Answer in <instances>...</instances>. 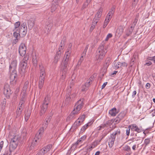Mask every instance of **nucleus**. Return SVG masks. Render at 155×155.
<instances>
[{"label": "nucleus", "mask_w": 155, "mask_h": 155, "mask_svg": "<svg viewBox=\"0 0 155 155\" xmlns=\"http://www.w3.org/2000/svg\"><path fill=\"white\" fill-rule=\"evenodd\" d=\"M107 52V48L103 44H101L97 51L96 60L100 62L103 60Z\"/></svg>", "instance_id": "nucleus-1"}, {"label": "nucleus", "mask_w": 155, "mask_h": 155, "mask_svg": "<svg viewBox=\"0 0 155 155\" xmlns=\"http://www.w3.org/2000/svg\"><path fill=\"white\" fill-rule=\"evenodd\" d=\"M20 139L21 137L17 135L14 136L11 138L9 145L10 149L14 150L17 147Z\"/></svg>", "instance_id": "nucleus-2"}, {"label": "nucleus", "mask_w": 155, "mask_h": 155, "mask_svg": "<svg viewBox=\"0 0 155 155\" xmlns=\"http://www.w3.org/2000/svg\"><path fill=\"white\" fill-rule=\"evenodd\" d=\"M120 133V130L118 129L110 134V138L109 139L108 141V145L110 148H111L113 147L115 140L116 135H119Z\"/></svg>", "instance_id": "nucleus-3"}, {"label": "nucleus", "mask_w": 155, "mask_h": 155, "mask_svg": "<svg viewBox=\"0 0 155 155\" xmlns=\"http://www.w3.org/2000/svg\"><path fill=\"white\" fill-rule=\"evenodd\" d=\"M71 89L67 90L65 101V103L67 104H69L74 99L76 96V94L75 93H73L71 94Z\"/></svg>", "instance_id": "nucleus-4"}, {"label": "nucleus", "mask_w": 155, "mask_h": 155, "mask_svg": "<svg viewBox=\"0 0 155 155\" xmlns=\"http://www.w3.org/2000/svg\"><path fill=\"white\" fill-rule=\"evenodd\" d=\"M70 60V59L67 58L64 59L61 64V70L62 71V73H64V74H66L68 71Z\"/></svg>", "instance_id": "nucleus-5"}, {"label": "nucleus", "mask_w": 155, "mask_h": 155, "mask_svg": "<svg viewBox=\"0 0 155 155\" xmlns=\"http://www.w3.org/2000/svg\"><path fill=\"white\" fill-rule=\"evenodd\" d=\"M27 31V24L26 22H23L20 26L19 30V35L20 37H24Z\"/></svg>", "instance_id": "nucleus-6"}, {"label": "nucleus", "mask_w": 155, "mask_h": 155, "mask_svg": "<svg viewBox=\"0 0 155 155\" xmlns=\"http://www.w3.org/2000/svg\"><path fill=\"white\" fill-rule=\"evenodd\" d=\"M4 94L7 98H9L12 93L10 85L8 84H6L4 86Z\"/></svg>", "instance_id": "nucleus-7"}, {"label": "nucleus", "mask_w": 155, "mask_h": 155, "mask_svg": "<svg viewBox=\"0 0 155 155\" xmlns=\"http://www.w3.org/2000/svg\"><path fill=\"white\" fill-rule=\"evenodd\" d=\"M83 100L80 99L76 103L74 108L73 110L75 111L76 113L78 114L84 105Z\"/></svg>", "instance_id": "nucleus-8"}, {"label": "nucleus", "mask_w": 155, "mask_h": 155, "mask_svg": "<svg viewBox=\"0 0 155 155\" xmlns=\"http://www.w3.org/2000/svg\"><path fill=\"white\" fill-rule=\"evenodd\" d=\"M52 147L51 144H49L42 148L36 155H44L49 151Z\"/></svg>", "instance_id": "nucleus-9"}, {"label": "nucleus", "mask_w": 155, "mask_h": 155, "mask_svg": "<svg viewBox=\"0 0 155 155\" xmlns=\"http://www.w3.org/2000/svg\"><path fill=\"white\" fill-rule=\"evenodd\" d=\"M26 48L25 45L22 43L20 44L18 52L21 56H23L26 53Z\"/></svg>", "instance_id": "nucleus-10"}, {"label": "nucleus", "mask_w": 155, "mask_h": 155, "mask_svg": "<svg viewBox=\"0 0 155 155\" xmlns=\"http://www.w3.org/2000/svg\"><path fill=\"white\" fill-rule=\"evenodd\" d=\"M17 72L16 71H12V74L10 75V82H13L12 84H13L15 83L16 81L17 78Z\"/></svg>", "instance_id": "nucleus-11"}, {"label": "nucleus", "mask_w": 155, "mask_h": 155, "mask_svg": "<svg viewBox=\"0 0 155 155\" xmlns=\"http://www.w3.org/2000/svg\"><path fill=\"white\" fill-rule=\"evenodd\" d=\"M125 115L124 112H120L114 119V122L117 123H119L124 117Z\"/></svg>", "instance_id": "nucleus-12"}, {"label": "nucleus", "mask_w": 155, "mask_h": 155, "mask_svg": "<svg viewBox=\"0 0 155 155\" xmlns=\"http://www.w3.org/2000/svg\"><path fill=\"white\" fill-rule=\"evenodd\" d=\"M110 59L109 58H107L105 60V63L101 70V71L103 70V72L104 73L107 71V69L110 64Z\"/></svg>", "instance_id": "nucleus-13"}, {"label": "nucleus", "mask_w": 155, "mask_h": 155, "mask_svg": "<svg viewBox=\"0 0 155 155\" xmlns=\"http://www.w3.org/2000/svg\"><path fill=\"white\" fill-rule=\"evenodd\" d=\"M124 28L125 27L124 26L120 25L119 26L116 30V35L120 37L123 34Z\"/></svg>", "instance_id": "nucleus-14"}, {"label": "nucleus", "mask_w": 155, "mask_h": 155, "mask_svg": "<svg viewBox=\"0 0 155 155\" xmlns=\"http://www.w3.org/2000/svg\"><path fill=\"white\" fill-rule=\"evenodd\" d=\"M128 128H131V130L133 131H136L140 133L142 130L139 128L135 124H133L128 126Z\"/></svg>", "instance_id": "nucleus-15"}, {"label": "nucleus", "mask_w": 155, "mask_h": 155, "mask_svg": "<svg viewBox=\"0 0 155 155\" xmlns=\"http://www.w3.org/2000/svg\"><path fill=\"white\" fill-rule=\"evenodd\" d=\"M102 11L103 9L102 8H100L96 14L93 20L98 22L99 20V18L101 16Z\"/></svg>", "instance_id": "nucleus-16"}, {"label": "nucleus", "mask_w": 155, "mask_h": 155, "mask_svg": "<svg viewBox=\"0 0 155 155\" xmlns=\"http://www.w3.org/2000/svg\"><path fill=\"white\" fill-rule=\"evenodd\" d=\"M46 128L45 127V125H43V126L39 129L38 133L36 134L35 136L36 138H37L38 140L41 138L44 130Z\"/></svg>", "instance_id": "nucleus-17"}, {"label": "nucleus", "mask_w": 155, "mask_h": 155, "mask_svg": "<svg viewBox=\"0 0 155 155\" xmlns=\"http://www.w3.org/2000/svg\"><path fill=\"white\" fill-rule=\"evenodd\" d=\"M41 110L39 112L40 116L44 115L46 112L48 108V106L42 104L40 106Z\"/></svg>", "instance_id": "nucleus-18"}, {"label": "nucleus", "mask_w": 155, "mask_h": 155, "mask_svg": "<svg viewBox=\"0 0 155 155\" xmlns=\"http://www.w3.org/2000/svg\"><path fill=\"white\" fill-rule=\"evenodd\" d=\"M53 25V23L51 21L46 22L45 26V31H47L48 33H49Z\"/></svg>", "instance_id": "nucleus-19"}, {"label": "nucleus", "mask_w": 155, "mask_h": 155, "mask_svg": "<svg viewBox=\"0 0 155 155\" xmlns=\"http://www.w3.org/2000/svg\"><path fill=\"white\" fill-rule=\"evenodd\" d=\"M17 64V61L16 60H13L11 62V63L9 67V69L10 71H16L15 69H16Z\"/></svg>", "instance_id": "nucleus-20"}, {"label": "nucleus", "mask_w": 155, "mask_h": 155, "mask_svg": "<svg viewBox=\"0 0 155 155\" xmlns=\"http://www.w3.org/2000/svg\"><path fill=\"white\" fill-rule=\"evenodd\" d=\"M77 114L75 111L73 110L66 119L67 121H69L74 119V118L75 115Z\"/></svg>", "instance_id": "nucleus-21"}, {"label": "nucleus", "mask_w": 155, "mask_h": 155, "mask_svg": "<svg viewBox=\"0 0 155 155\" xmlns=\"http://www.w3.org/2000/svg\"><path fill=\"white\" fill-rule=\"evenodd\" d=\"M123 150L127 152L126 155H130L131 153V148L130 146L126 145L123 147Z\"/></svg>", "instance_id": "nucleus-22"}, {"label": "nucleus", "mask_w": 155, "mask_h": 155, "mask_svg": "<svg viewBox=\"0 0 155 155\" xmlns=\"http://www.w3.org/2000/svg\"><path fill=\"white\" fill-rule=\"evenodd\" d=\"M71 52V48H68L67 51L66 52L63 58H67L68 59H70V57Z\"/></svg>", "instance_id": "nucleus-23"}, {"label": "nucleus", "mask_w": 155, "mask_h": 155, "mask_svg": "<svg viewBox=\"0 0 155 155\" xmlns=\"http://www.w3.org/2000/svg\"><path fill=\"white\" fill-rule=\"evenodd\" d=\"M29 82L28 81L25 82L21 92H23V94L26 93L27 89L28 87L29 86Z\"/></svg>", "instance_id": "nucleus-24"}, {"label": "nucleus", "mask_w": 155, "mask_h": 155, "mask_svg": "<svg viewBox=\"0 0 155 155\" xmlns=\"http://www.w3.org/2000/svg\"><path fill=\"white\" fill-rule=\"evenodd\" d=\"M35 24L34 20L33 19L29 20L28 21V28L31 29L34 26Z\"/></svg>", "instance_id": "nucleus-25"}, {"label": "nucleus", "mask_w": 155, "mask_h": 155, "mask_svg": "<svg viewBox=\"0 0 155 155\" xmlns=\"http://www.w3.org/2000/svg\"><path fill=\"white\" fill-rule=\"evenodd\" d=\"M51 99V97L50 95H47L45 97L43 103L42 104L48 106L49 104Z\"/></svg>", "instance_id": "nucleus-26"}, {"label": "nucleus", "mask_w": 155, "mask_h": 155, "mask_svg": "<svg viewBox=\"0 0 155 155\" xmlns=\"http://www.w3.org/2000/svg\"><path fill=\"white\" fill-rule=\"evenodd\" d=\"M118 112L117 111V110L116 108H113L109 110V114L111 116H114L116 115Z\"/></svg>", "instance_id": "nucleus-27"}, {"label": "nucleus", "mask_w": 155, "mask_h": 155, "mask_svg": "<svg viewBox=\"0 0 155 155\" xmlns=\"http://www.w3.org/2000/svg\"><path fill=\"white\" fill-rule=\"evenodd\" d=\"M26 93L23 94V92H21V97L20 101L19 102L21 104H24L25 103L26 99Z\"/></svg>", "instance_id": "nucleus-28"}, {"label": "nucleus", "mask_w": 155, "mask_h": 155, "mask_svg": "<svg viewBox=\"0 0 155 155\" xmlns=\"http://www.w3.org/2000/svg\"><path fill=\"white\" fill-rule=\"evenodd\" d=\"M51 118L52 116L51 115L49 116H47V117H46L45 119L46 122L45 123V124H43L44 125H45V128H46V127H47L48 124L50 122V120L51 119Z\"/></svg>", "instance_id": "nucleus-29"}, {"label": "nucleus", "mask_w": 155, "mask_h": 155, "mask_svg": "<svg viewBox=\"0 0 155 155\" xmlns=\"http://www.w3.org/2000/svg\"><path fill=\"white\" fill-rule=\"evenodd\" d=\"M98 22L95 21L94 20H93L92 23L91 25V26L89 29V31L90 32H91L95 28V26L97 24Z\"/></svg>", "instance_id": "nucleus-30"}, {"label": "nucleus", "mask_w": 155, "mask_h": 155, "mask_svg": "<svg viewBox=\"0 0 155 155\" xmlns=\"http://www.w3.org/2000/svg\"><path fill=\"white\" fill-rule=\"evenodd\" d=\"M74 79H72V80L69 81V85L68 87V89L67 90H68L69 89H71V88L74 86Z\"/></svg>", "instance_id": "nucleus-31"}, {"label": "nucleus", "mask_w": 155, "mask_h": 155, "mask_svg": "<svg viewBox=\"0 0 155 155\" xmlns=\"http://www.w3.org/2000/svg\"><path fill=\"white\" fill-rule=\"evenodd\" d=\"M134 28V27L131 26L130 28H128L126 32V35L127 36H128L132 34Z\"/></svg>", "instance_id": "nucleus-32"}, {"label": "nucleus", "mask_w": 155, "mask_h": 155, "mask_svg": "<svg viewBox=\"0 0 155 155\" xmlns=\"http://www.w3.org/2000/svg\"><path fill=\"white\" fill-rule=\"evenodd\" d=\"M115 7L113 6L111 8L109 12L107 15V16L111 17L114 14L115 11Z\"/></svg>", "instance_id": "nucleus-33"}, {"label": "nucleus", "mask_w": 155, "mask_h": 155, "mask_svg": "<svg viewBox=\"0 0 155 155\" xmlns=\"http://www.w3.org/2000/svg\"><path fill=\"white\" fill-rule=\"evenodd\" d=\"M38 139L37 138L35 137L34 138V139L33 140L32 142L31 143V145L30 146V148L31 149H32L36 145V143L38 141Z\"/></svg>", "instance_id": "nucleus-34"}, {"label": "nucleus", "mask_w": 155, "mask_h": 155, "mask_svg": "<svg viewBox=\"0 0 155 155\" xmlns=\"http://www.w3.org/2000/svg\"><path fill=\"white\" fill-rule=\"evenodd\" d=\"M90 123H88L83 126L81 129V130L79 133V134H81L82 133L86 130V129L89 126V124Z\"/></svg>", "instance_id": "nucleus-35"}, {"label": "nucleus", "mask_w": 155, "mask_h": 155, "mask_svg": "<svg viewBox=\"0 0 155 155\" xmlns=\"http://www.w3.org/2000/svg\"><path fill=\"white\" fill-rule=\"evenodd\" d=\"M65 42V39L62 40L61 41L59 48H58V51H62L63 50L64 45V43Z\"/></svg>", "instance_id": "nucleus-36"}, {"label": "nucleus", "mask_w": 155, "mask_h": 155, "mask_svg": "<svg viewBox=\"0 0 155 155\" xmlns=\"http://www.w3.org/2000/svg\"><path fill=\"white\" fill-rule=\"evenodd\" d=\"M58 5H55L54 3L52 4L51 8V11L52 13L54 12L57 9Z\"/></svg>", "instance_id": "nucleus-37"}, {"label": "nucleus", "mask_w": 155, "mask_h": 155, "mask_svg": "<svg viewBox=\"0 0 155 155\" xmlns=\"http://www.w3.org/2000/svg\"><path fill=\"white\" fill-rule=\"evenodd\" d=\"M90 2V0H86V2L83 4L81 9L83 10L86 8Z\"/></svg>", "instance_id": "nucleus-38"}, {"label": "nucleus", "mask_w": 155, "mask_h": 155, "mask_svg": "<svg viewBox=\"0 0 155 155\" xmlns=\"http://www.w3.org/2000/svg\"><path fill=\"white\" fill-rule=\"evenodd\" d=\"M6 104V101L5 99L4 98L3 101L1 103V109L2 111H3L5 108Z\"/></svg>", "instance_id": "nucleus-39"}, {"label": "nucleus", "mask_w": 155, "mask_h": 155, "mask_svg": "<svg viewBox=\"0 0 155 155\" xmlns=\"http://www.w3.org/2000/svg\"><path fill=\"white\" fill-rule=\"evenodd\" d=\"M44 81V80L39 79L38 87L40 89H41L43 87Z\"/></svg>", "instance_id": "nucleus-40"}, {"label": "nucleus", "mask_w": 155, "mask_h": 155, "mask_svg": "<svg viewBox=\"0 0 155 155\" xmlns=\"http://www.w3.org/2000/svg\"><path fill=\"white\" fill-rule=\"evenodd\" d=\"M39 73H45V69L44 67L42 65H39Z\"/></svg>", "instance_id": "nucleus-41"}, {"label": "nucleus", "mask_w": 155, "mask_h": 155, "mask_svg": "<svg viewBox=\"0 0 155 155\" xmlns=\"http://www.w3.org/2000/svg\"><path fill=\"white\" fill-rule=\"evenodd\" d=\"M138 18H139V14H138L137 15H136L135 18L134 19V20L132 26H133V27H134L136 25L137 23L138 20Z\"/></svg>", "instance_id": "nucleus-42"}, {"label": "nucleus", "mask_w": 155, "mask_h": 155, "mask_svg": "<svg viewBox=\"0 0 155 155\" xmlns=\"http://www.w3.org/2000/svg\"><path fill=\"white\" fill-rule=\"evenodd\" d=\"M80 125V124H78L77 121H76L72 125L71 129L74 130H75Z\"/></svg>", "instance_id": "nucleus-43"}, {"label": "nucleus", "mask_w": 155, "mask_h": 155, "mask_svg": "<svg viewBox=\"0 0 155 155\" xmlns=\"http://www.w3.org/2000/svg\"><path fill=\"white\" fill-rule=\"evenodd\" d=\"M14 150L10 149V147H9V148L7 149L5 153L2 155H11V152Z\"/></svg>", "instance_id": "nucleus-44"}, {"label": "nucleus", "mask_w": 155, "mask_h": 155, "mask_svg": "<svg viewBox=\"0 0 155 155\" xmlns=\"http://www.w3.org/2000/svg\"><path fill=\"white\" fill-rule=\"evenodd\" d=\"M27 65V63H26V62H23L22 61L21 65V67L22 68V71H23V70H25L26 69Z\"/></svg>", "instance_id": "nucleus-45"}, {"label": "nucleus", "mask_w": 155, "mask_h": 155, "mask_svg": "<svg viewBox=\"0 0 155 155\" xmlns=\"http://www.w3.org/2000/svg\"><path fill=\"white\" fill-rule=\"evenodd\" d=\"M24 57L23 58L22 61L23 62H25L27 63L29 59V55L27 54L25 55Z\"/></svg>", "instance_id": "nucleus-46"}, {"label": "nucleus", "mask_w": 155, "mask_h": 155, "mask_svg": "<svg viewBox=\"0 0 155 155\" xmlns=\"http://www.w3.org/2000/svg\"><path fill=\"white\" fill-rule=\"evenodd\" d=\"M28 113H26L25 115V119L26 121H27L31 115L30 111H27Z\"/></svg>", "instance_id": "nucleus-47"}, {"label": "nucleus", "mask_w": 155, "mask_h": 155, "mask_svg": "<svg viewBox=\"0 0 155 155\" xmlns=\"http://www.w3.org/2000/svg\"><path fill=\"white\" fill-rule=\"evenodd\" d=\"M46 75L45 73H40V76L39 79L45 80V77Z\"/></svg>", "instance_id": "nucleus-48"}, {"label": "nucleus", "mask_w": 155, "mask_h": 155, "mask_svg": "<svg viewBox=\"0 0 155 155\" xmlns=\"http://www.w3.org/2000/svg\"><path fill=\"white\" fill-rule=\"evenodd\" d=\"M86 135H84L79 139L78 140V141H80L81 143H82L83 141H84L86 139Z\"/></svg>", "instance_id": "nucleus-49"}, {"label": "nucleus", "mask_w": 155, "mask_h": 155, "mask_svg": "<svg viewBox=\"0 0 155 155\" xmlns=\"http://www.w3.org/2000/svg\"><path fill=\"white\" fill-rule=\"evenodd\" d=\"M118 63L119 65L120 66V67H121L122 66L127 67L128 65L127 63L125 62H118Z\"/></svg>", "instance_id": "nucleus-50"}, {"label": "nucleus", "mask_w": 155, "mask_h": 155, "mask_svg": "<svg viewBox=\"0 0 155 155\" xmlns=\"http://www.w3.org/2000/svg\"><path fill=\"white\" fill-rule=\"evenodd\" d=\"M150 139H145L144 140V144L145 145V146H147L150 143Z\"/></svg>", "instance_id": "nucleus-51"}, {"label": "nucleus", "mask_w": 155, "mask_h": 155, "mask_svg": "<svg viewBox=\"0 0 155 155\" xmlns=\"http://www.w3.org/2000/svg\"><path fill=\"white\" fill-rule=\"evenodd\" d=\"M20 25V22L19 21L16 22L15 24V28L13 30V31H16L17 28H18Z\"/></svg>", "instance_id": "nucleus-52"}, {"label": "nucleus", "mask_w": 155, "mask_h": 155, "mask_svg": "<svg viewBox=\"0 0 155 155\" xmlns=\"http://www.w3.org/2000/svg\"><path fill=\"white\" fill-rule=\"evenodd\" d=\"M62 51H58L56 54V55L55 57H56L58 58H60L61 56V53Z\"/></svg>", "instance_id": "nucleus-53"}, {"label": "nucleus", "mask_w": 155, "mask_h": 155, "mask_svg": "<svg viewBox=\"0 0 155 155\" xmlns=\"http://www.w3.org/2000/svg\"><path fill=\"white\" fill-rule=\"evenodd\" d=\"M89 47V45H87L86 46V47L82 54V55H85L86 54V53L87 52V50L88 49Z\"/></svg>", "instance_id": "nucleus-54"}, {"label": "nucleus", "mask_w": 155, "mask_h": 155, "mask_svg": "<svg viewBox=\"0 0 155 155\" xmlns=\"http://www.w3.org/2000/svg\"><path fill=\"white\" fill-rule=\"evenodd\" d=\"M32 61L33 65L35 66H37V61L36 58H33L32 59Z\"/></svg>", "instance_id": "nucleus-55"}, {"label": "nucleus", "mask_w": 155, "mask_h": 155, "mask_svg": "<svg viewBox=\"0 0 155 155\" xmlns=\"http://www.w3.org/2000/svg\"><path fill=\"white\" fill-rule=\"evenodd\" d=\"M107 124V123L101 124L99 127H98V130H101V129L104 128L106 126V124Z\"/></svg>", "instance_id": "nucleus-56"}, {"label": "nucleus", "mask_w": 155, "mask_h": 155, "mask_svg": "<svg viewBox=\"0 0 155 155\" xmlns=\"http://www.w3.org/2000/svg\"><path fill=\"white\" fill-rule=\"evenodd\" d=\"M85 116V115L83 114L78 119H79L81 121V122H83L84 120Z\"/></svg>", "instance_id": "nucleus-57"}, {"label": "nucleus", "mask_w": 155, "mask_h": 155, "mask_svg": "<svg viewBox=\"0 0 155 155\" xmlns=\"http://www.w3.org/2000/svg\"><path fill=\"white\" fill-rule=\"evenodd\" d=\"M91 81H90V80H89L88 79L84 84L87 86V87H88L90 86L91 84Z\"/></svg>", "instance_id": "nucleus-58"}, {"label": "nucleus", "mask_w": 155, "mask_h": 155, "mask_svg": "<svg viewBox=\"0 0 155 155\" xmlns=\"http://www.w3.org/2000/svg\"><path fill=\"white\" fill-rule=\"evenodd\" d=\"M96 76V75L95 74H94L91 76L90 77V78L88 79L89 80H90V81H93L94 79V78H95Z\"/></svg>", "instance_id": "nucleus-59"}, {"label": "nucleus", "mask_w": 155, "mask_h": 155, "mask_svg": "<svg viewBox=\"0 0 155 155\" xmlns=\"http://www.w3.org/2000/svg\"><path fill=\"white\" fill-rule=\"evenodd\" d=\"M16 31H14V32L13 33V36L16 38L18 39V35H19V33L16 32Z\"/></svg>", "instance_id": "nucleus-60"}, {"label": "nucleus", "mask_w": 155, "mask_h": 155, "mask_svg": "<svg viewBox=\"0 0 155 155\" xmlns=\"http://www.w3.org/2000/svg\"><path fill=\"white\" fill-rule=\"evenodd\" d=\"M85 56V55H83L82 54V56L80 58L77 65L81 64V63L82 62V61L83 60V56Z\"/></svg>", "instance_id": "nucleus-61"}, {"label": "nucleus", "mask_w": 155, "mask_h": 155, "mask_svg": "<svg viewBox=\"0 0 155 155\" xmlns=\"http://www.w3.org/2000/svg\"><path fill=\"white\" fill-rule=\"evenodd\" d=\"M88 88V87H87V86L84 84L82 87L81 91H85L86 90H87Z\"/></svg>", "instance_id": "nucleus-62"}, {"label": "nucleus", "mask_w": 155, "mask_h": 155, "mask_svg": "<svg viewBox=\"0 0 155 155\" xmlns=\"http://www.w3.org/2000/svg\"><path fill=\"white\" fill-rule=\"evenodd\" d=\"M24 107V104H21V103H20V102H19V106H18V109H19V110L22 109L23 110Z\"/></svg>", "instance_id": "nucleus-63"}, {"label": "nucleus", "mask_w": 155, "mask_h": 155, "mask_svg": "<svg viewBox=\"0 0 155 155\" xmlns=\"http://www.w3.org/2000/svg\"><path fill=\"white\" fill-rule=\"evenodd\" d=\"M112 35L111 34V33L108 34L107 35V37L105 39V41H107L109 38H111L112 37Z\"/></svg>", "instance_id": "nucleus-64"}]
</instances>
